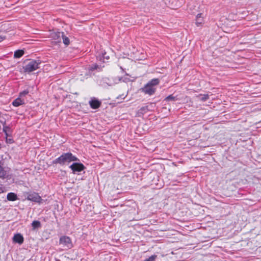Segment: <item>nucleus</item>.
Listing matches in <instances>:
<instances>
[{"instance_id":"nucleus-1","label":"nucleus","mask_w":261,"mask_h":261,"mask_svg":"<svg viewBox=\"0 0 261 261\" xmlns=\"http://www.w3.org/2000/svg\"><path fill=\"white\" fill-rule=\"evenodd\" d=\"M78 159L71 153L67 152L63 153L60 156L53 161L54 164H60L64 165L66 163H69L72 161H76Z\"/></svg>"},{"instance_id":"nucleus-2","label":"nucleus","mask_w":261,"mask_h":261,"mask_svg":"<svg viewBox=\"0 0 261 261\" xmlns=\"http://www.w3.org/2000/svg\"><path fill=\"white\" fill-rule=\"evenodd\" d=\"M41 62L39 60H31L23 67L25 72H31L39 68Z\"/></svg>"},{"instance_id":"nucleus-3","label":"nucleus","mask_w":261,"mask_h":261,"mask_svg":"<svg viewBox=\"0 0 261 261\" xmlns=\"http://www.w3.org/2000/svg\"><path fill=\"white\" fill-rule=\"evenodd\" d=\"M59 244L68 249H70L73 246L71 239L66 236H62L60 238Z\"/></svg>"},{"instance_id":"nucleus-4","label":"nucleus","mask_w":261,"mask_h":261,"mask_svg":"<svg viewBox=\"0 0 261 261\" xmlns=\"http://www.w3.org/2000/svg\"><path fill=\"white\" fill-rule=\"evenodd\" d=\"M141 90L146 94H148L149 95H153L156 90L155 87H153L150 86V85L147 83L144 86L143 88L141 89Z\"/></svg>"},{"instance_id":"nucleus-5","label":"nucleus","mask_w":261,"mask_h":261,"mask_svg":"<svg viewBox=\"0 0 261 261\" xmlns=\"http://www.w3.org/2000/svg\"><path fill=\"white\" fill-rule=\"evenodd\" d=\"M70 168L72 170L73 172L75 173L76 172H78L83 171L85 167L81 163H74L70 165Z\"/></svg>"},{"instance_id":"nucleus-6","label":"nucleus","mask_w":261,"mask_h":261,"mask_svg":"<svg viewBox=\"0 0 261 261\" xmlns=\"http://www.w3.org/2000/svg\"><path fill=\"white\" fill-rule=\"evenodd\" d=\"M60 37H62V39H63V42L65 45H68L69 44V43H70L69 39L68 38V37L65 36L64 35V33L58 32V33L54 34L53 36V37H55V39L56 38H57V39H58V38H60Z\"/></svg>"},{"instance_id":"nucleus-7","label":"nucleus","mask_w":261,"mask_h":261,"mask_svg":"<svg viewBox=\"0 0 261 261\" xmlns=\"http://www.w3.org/2000/svg\"><path fill=\"white\" fill-rule=\"evenodd\" d=\"M89 105L92 109H96L100 107L101 102L95 98H92L89 102Z\"/></svg>"},{"instance_id":"nucleus-8","label":"nucleus","mask_w":261,"mask_h":261,"mask_svg":"<svg viewBox=\"0 0 261 261\" xmlns=\"http://www.w3.org/2000/svg\"><path fill=\"white\" fill-rule=\"evenodd\" d=\"M27 199L32 201L39 202L41 200V198L38 194L34 193L29 194L27 196Z\"/></svg>"},{"instance_id":"nucleus-9","label":"nucleus","mask_w":261,"mask_h":261,"mask_svg":"<svg viewBox=\"0 0 261 261\" xmlns=\"http://www.w3.org/2000/svg\"><path fill=\"white\" fill-rule=\"evenodd\" d=\"M13 241L16 243L22 244L23 242L24 239L23 236L21 234L17 233L14 236Z\"/></svg>"},{"instance_id":"nucleus-10","label":"nucleus","mask_w":261,"mask_h":261,"mask_svg":"<svg viewBox=\"0 0 261 261\" xmlns=\"http://www.w3.org/2000/svg\"><path fill=\"white\" fill-rule=\"evenodd\" d=\"M24 104V101L23 99H22L21 97L19 96L15 99L13 102L12 105L14 107H18Z\"/></svg>"},{"instance_id":"nucleus-11","label":"nucleus","mask_w":261,"mask_h":261,"mask_svg":"<svg viewBox=\"0 0 261 261\" xmlns=\"http://www.w3.org/2000/svg\"><path fill=\"white\" fill-rule=\"evenodd\" d=\"M148 111V106H144L141 108L137 112V115L139 117H141L144 114L147 113Z\"/></svg>"},{"instance_id":"nucleus-12","label":"nucleus","mask_w":261,"mask_h":261,"mask_svg":"<svg viewBox=\"0 0 261 261\" xmlns=\"http://www.w3.org/2000/svg\"><path fill=\"white\" fill-rule=\"evenodd\" d=\"M7 198L9 201H15L17 199V196L14 193L10 192L7 194Z\"/></svg>"},{"instance_id":"nucleus-13","label":"nucleus","mask_w":261,"mask_h":261,"mask_svg":"<svg viewBox=\"0 0 261 261\" xmlns=\"http://www.w3.org/2000/svg\"><path fill=\"white\" fill-rule=\"evenodd\" d=\"M209 95L208 94H200L196 96V97L198 98L199 100L202 101H205L206 100H207L209 98Z\"/></svg>"},{"instance_id":"nucleus-14","label":"nucleus","mask_w":261,"mask_h":261,"mask_svg":"<svg viewBox=\"0 0 261 261\" xmlns=\"http://www.w3.org/2000/svg\"><path fill=\"white\" fill-rule=\"evenodd\" d=\"M160 80L159 79H153L149 81L147 84L150 85L151 87H155L156 86L159 85Z\"/></svg>"},{"instance_id":"nucleus-15","label":"nucleus","mask_w":261,"mask_h":261,"mask_svg":"<svg viewBox=\"0 0 261 261\" xmlns=\"http://www.w3.org/2000/svg\"><path fill=\"white\" fill-rule=\"evenodd\" d=\"M201 14H197L196 16V25L198 27L200 25H201L203 23V19L201 17Z\"/></svg>"},{"instance_id":"nucleus-16","label":"nucleus","mask_w":261,"mask_h":261,"mask_svg":"<svg viewBox=\"0 0 261 261\" xmlns=\"http://www.w3.org/2000/svg\"><path fill=\"white\" fill-rule=\"evenodd\" d=\"M24 54L23 50H17L14 52V57L15 58H19L22 57Z\"/></svg>"},{"instance_id":"nucleus-17","label":"nucleus","mask_w":261,"mask_h":261,"mask_svg":"<svg viewBox=\"0 0 261 261\" xmlns=\"http://www.w3.org/2000/svg\"><path fill=\"white\" fill-rule=\"evenodd\" d=\"M32 226L33 229L38 228L41 226L40 222L39 221H34L32 223Z\"/></svg>"},{"instance_id":"nucleus-18","label":"nucleus","mask_w":261,"mask_h":261,"mask_svg":"<svg viewBox=\"0 0 261 261\" xmlns=\"http://www.w3.org/2000/svg\"><path fill=\"white\" fill-rule=\"evenodd\" d=\"M178 99L176 96H174L173 95H170L165 98L166 101H175Z\"/></svg>"},{"instance_id":"nucleus-19","label":"nucleus","mask_w":261,"mask_h":261,"mask_svg":"<svg viewBox=\"0 0 261 261\" xmlns=\"http://www.w3.org/2000/svg\"><path fill=\"white\" fill-rule=\"evenodd\" d=\"M90 70H91V71H93L94 70H97V69H98L99 71L101 70V67L97 65V64H94V65H92L90 67Z\"/></svg>"},{"instance_id":"nucleus-20","label":"nucleus","mask_w":261,"mask_h":261,"mask_svg":"<svg viewBox=\"0 0 261 261\" xmlns=\"http://www.w3.org/2000/svg\"><path fill=\"white\" fill-rule=\"evenodd\" d=\"M157 258V255L155 254H153L150 256L149 258H146L144 261H155L156 258Z\"/></svg>"},{"instance_id":"nucleus-21","label":"nucleus","mask_w":261,"mask_h":261,"mask_svg":"<svg viewBox=\"0 0 261 261\" xmlns=\"http://www.w3.org/2000/svg\"><path fill=\"white\" fill-rule=\"evenodd\" d=\"M29 90H24L22 92H21L20 93H19V97H23V96H25L26 95H27L28 93H29Z\"/></svg>"},{"instance_id":"nucleus-22","label":"nucleus","mask_w":261,"mask_h":261,"mask_svg":"<svg viewBox=\"0 0 261 261\" xmlns=\"http://www.w3.org/2000/svg\"><path fill=\"white\" fill-rule=\"evenodd\" d=\"M9 127L8 126H4L3 128L4 132L6 133V134L7 135V132L8 129H9Z\"/></svg>"},{"instance_id":"nucleus-23","label":"nucleus","mask_w":261,"mask_h":261,"mask_svg":"<svg viewBox=\"0 0 261 261\" xmlns=\"http://www.w3.org/2000/svg\"><path fill=\"white\" fill-rule=\"evenodd\" d=\"M6 37L5 36H3L0 35V42L5 39Z\"/></svg>"},{"instance_id":"nucleus-24","label":"nucleus","mask_w":261,"mask_h":261,"mask_svg":"<svg viewBox=\"0 0 261 261\" xmlns=\"http://www.w3.org/2000/svg\"><path fill=\"white\" fill-rule=\"evenodd\" d=\"M113 84H113V83H111L108 84V85H109V86H112V85H113Z\"/></svg>"},{"instance_id":"nucleus-25","label":"nucleus","mask_w":261,"mask_h":261,"mask_svg":"<svg viewBox=\"0 0 261 261\" xmlns=\"http://www.w3.org/2000/svg\"><path fill=\"white\" fill-rule=\"evenodd\" d=\"M106 58L108 59L109 58L108 57V56H106Z\"/></svg>"},{"instance_id":"nucleus-26","label":"nucleus","mask_w":261,"mask_h":261,"mask_svg":"<svg viewBox=\"0 0 261 261\" xmlns=\"http://www.w3.org/2000/svg\"><path fill=\"white\" fill-rule=\"evenodd\" d=\"M121 79H118V81H120Z\"/></svg>"}]
</instances>
